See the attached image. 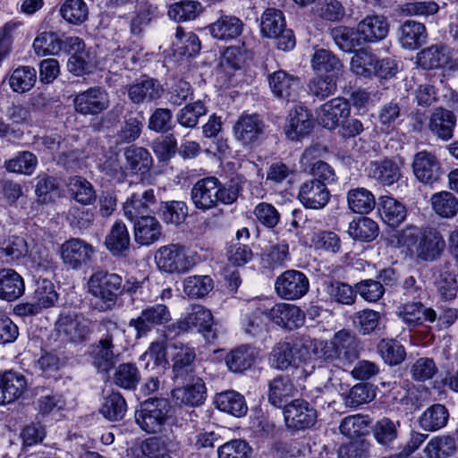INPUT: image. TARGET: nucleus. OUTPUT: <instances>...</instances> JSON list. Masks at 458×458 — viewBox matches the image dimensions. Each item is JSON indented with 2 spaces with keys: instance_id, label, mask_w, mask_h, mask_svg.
I'll list each match as a JSON object with an SVG mask.
<instances>
[{
  "instance_id": "obj_9",
  "label": "nucleus",
  "mask_w": 458,
  "mask_h": 458,
  "mask_svg": "<svg viewBox=\"0 0 458 458\" xmlns=\"http://www.w3.org/2000/svg\"><path fill=\"white\" fill-rule=\"evenodd\" d=\"M310 283L306 275L290 269L282 273L276 280L275 289L278 296L285 300H297L309 291Z\"/></svg>"
},
{
  "instance_id": "obj_59",
  "label": "nucleus",
  "mask_w": 458,
  "mask_h": 458,
  "mask_svg": "<svg viewBox=\"0 0 458 458\" xmlns=\"http://www.w3.org/2000/svg\"><path fill=\"white\" fill-rule=\"evenodd\" d=\"M201 12L202 6L199 2L185 0L172 4L168 15L175 21H186L194 20Z\"/></svg>"
},
{
  "instance_id": "obj_14",
  "label": "nucleus",
  "mask_w": 458,
  "mask_h": 458,
  "mask_svg": "<svg viewBox=\"0 0 458 458\" xmlns=\"http://www.w3.org/2000/svg\"><path fill=\"white\" fill-rule=\"evenodd\" d=\"M396 315L410 330L426 321L432 323L437 318L436 310L427 308L421 301H404L398 307Z\"/></svg>"
},
{
  "instance_id": "obj_6",
  "label": "nucleus",
  "mask_w": 458,
  "mask_h": 458,
  "mask_svg": "<svg viewBox=\"0 0 458 458\" xmlns=\"http://www.w3.org/2000/svg\"><path fill=\"white\" fill-rule=\"evenodd\" d=\"M55 328L59 336L70 343L81 344L89 340L93 333V322L82 313L61 314Z\"/></svg>"
},
{
  "instance_id": "obj_62",
  "label": "nucleus",
  "mask_w": 458,
  "mask_h": 458,
  "mask_svg": "<svg viewBox=\"0 0 458 458\" xmlns=\"http://www.w3.org/2000/svg\"><path fill=\"white\" fill-rule=\"evenodd\" d=\"M36 71L29 66H22L15 69L9 80L13 91L24 93L29 91L36 82Z\"/></svg>"
},
{
  "instance_id": "obj_4",
  "label": "nucleus",
  "mask_w": 458,
  "mask_h": 458,
  "mask_svg": "<svg viewBox=\"0 0 458 458\" xmlns=\"http://www.w3.org/2000/svg\"><path fill=\"white\" fill-rule=\"evenodd\" d=\"M196 329L207 339H214V318L209 310L202 305H193L184 318L166 327L168 335H179Z\"/></svg>"
},
{
  "instance_id": "obj_5",
  "label": "nucleus",
  "mask_w": 458,
  "mask_h": 458,
  "mask_svg": "<svg viewBox=\"0 0 458 458\" xmlns=\"http://www.w3.org/2000/svg\"><path fill=\"white\" fill-rule=\"evenodd\" d=\"M170 411L171 405L167 399L151 397L140 404L135 412V420L147 433H158L168 420Z\"/></svg>"
},
{
  "instance_id": "obj_22",
  "label": "nucleus",
  "mask_w": 458,
  "mask_h": 458,
  "mask_svg": "<svg viewBox=\"0 0 458 458\" xmlns=\"http://www.w3.org/2000/svg\"><path fill=\"white\" fill-rule=\"evenodd\" d=\"M155 202L156 197L152 189L143 190L141 186H136L135 191L123 204L124 216L135 221L141 216H147L149 208Z\"/></svg>"
},
{
  "instance_id": "obj_13",
  "label": "nucleus",
  "mask_w": 458,
  "mask_h": 458,
  "mask_svg": "<svg viewBox=\"0 0 458 458\" xmlns=\"http://www.w3.org/2000/svg\"><path fill=\"white\" fill-rule=\"evenodd\" d=\"M73 105L78 113L94 115L106 110L109 106V100L104 89L94 87L77 94Z\"/></svg>"
},
{
  "instance_id": "obj_37",
  "label": "nucleus",
  "mask_w": 458,
  "mask_h": 458,
  "mask_svg": "<svg viewBox=\"0 0 458 458\" xmlns=\"http://www.w3.org/2000/svg\"><path fill=\"white\" fill-rule=\"evenodd\" d=\"M295 392L296 388L288 376H277L268 383V401L275 407H281Z\"/></svg>"
},
{
  "instance_id": "obj_11",
  "label": "nucleus",
  "mask_w": 458,
  "mask_h": 458,
  "mask_svg": "<svg viewBox=\"0 0 458 458\" xmlns=\"http://www.w3.org/2000/svg\"><path fill=\"white\" fill-rule=\"evenodd\" d=\"M284 420L288 428L304 429L317 420V411L305 400L295 399L284 408Z\"/></svg>"
},
{
  "instance_id": "obj_39",
  "label": "nucleus",
  "mask_w": 458,
  "mask_h": 458,
  "mask_svg": "<svg viewBox=\"0 0 458 458\" xmlns=\"http://www.w3.org/2000/svg\"><path fill=\"white\" fill-rule=\"evenodd\" d=\"M215 403L220 411L235 417H242L248 411L243 395L233 390L217 394Z\"/></svg>"
},
{
  "instance_id": "obj_16",
  "label": "nucleus",
  "mask_w": 458,
  "mask_h": 458,
  "mask_svg": "<svg viewBox=\"0 0 458 458\" xmlns=\"http://www.w3.org/2000/svg\"><path fill=\"white\" fill-rule=\"evenodd\" d=\"M412 168L416 178L427 184L437 182L443 174L437 157L426 150L420 151L414 156Z\"/></svg>"
},
{
  "instance_id": "obj_40",
  "label": "nucleus",
  "mask_w": 458,
  "mask_h": 458,
  "mask_svg": "<svg viewBox=\"0 0 458 458\" xmlns=\"http://www.w3.org/2000/svg\"><path fill=\"white\" fill-rule=\"evenodd\" d=\"M205 385L200 378L191 385L177 387L172 391V396L178 404L198 406L205 400Z\"/></svg>"
},
{
  "instance_id": "obj_41",
  "label": "nucleus",
  "mask_w": 458,
  "mask_h": 458,
  "mask_svg": "<svg viewBox=\"0 0 458 458\" xmlns=\"http://www.w3.org/2000/svg\"><path fill=\"white\" fill-rule=\"evenodd\" d=\"M118 354V349L114 347V344H105L97 341L89 347V355L94 366L102 371L106 372L114 367Z\"/></svg>"
},
{
  "instance_id": "obj_35",
  "label": "nucleus",
  "mask_w": 458,
  "mask_h": 458,
  "mask_svg": "<svg viewBox=\"0 0 458 458\" xmlns=\"http://www.w3.org/2000/svg\"><path fill=\"white\" fill-rule=\"evenodd\" d=\"M448 419L447 408L444 404L435 403L421 413L418 422L423 430L433 432L443 428L447 424Z\"/></svg>"
},
{
  "instance_id": "obj_60",
  "label": "nucleus",
  "mask_w": 458,
  "mask_h": 458,
  "mask_svg": "<svg viewBox=\"0 0 458 458\" xmlns=\"http://www.w3.org/2000/svg\"><path fill=\"white\" fill-rule=\"evenodd\" d=\"M261 32L263 36L273 38L285 28V21L280 10L268 8L261 17Z\"/></svg>"
},
{
  "instance_id": "obj_47",
  "label": "nucleus",
  "mask_w": 458,
  "mask_h": 458,
  "mask_svg": "<svg viewBox=\"0 0 458 458\" xmlns=\"http://www.w3.org/2000/svg\"><path fill=\"white\" fill-rule=\"evenodd\" d=\"M430 205L434 212L443 218H453L458 213V199L447 191L434 193Z\"/></svg>"
},
{
  "instance_id": "obj_38",
  "label": "nucleus",
  "mask_w": 458,
  "mask_h": 458,
  "mask_svg": "<svg viewBox=\"0 0 458 458\" xmlns=\"http://www.w3.org/2000/svg\"><path fill=\"white\" fill-rule=\"evenodd\" d=\"M311 67L317 74L338 73L343 64L336 55L332 51L325 48H317L312 55Z\"/></svg>"
},
{
  "instance_id": "obj_18",
  "label": "nucleus",
  "mask_w": 458,
  "mask_h": 458,
  "mask_svg": "<svg viewBox=\"0 0 458 458\" xmlns=\"http://www.w3.org/2000/svg\"><path fill=\"white\" fill-rule=\"evenodd\" d=\"M313 126L314 122L310 111L303 106H297L289 112L284 131L288 139L299 140L309 135Z\"/></svg>"
},
{
  "instance_id": "obj_8",
  "label": "nucleus",
  "mask_w": 458,
  "mask_h": 458,
  "mask_svg": "<svg viewBox=\"0 0 458 458\" xmlns=\"http://www.w3.org/2000/svg\"><path fill=\"white\" fill-rule=\"evenodd\" d=\"M172 320L168 307L165 304H155L142 310L140 315L131 318L129 327L135 331V337L141 338L147 335L154 326H162Z\"/></svg>"
},
{
  "instance_id": "obj_15",
  "label": "nucleus",
  "mask_w": 458,
  "mask_h": 458,
  "mask_svg": "<svg viewBox=\"0 0 458 458\" xmlns=\"http://www.w3.org/2000/svg\"><path fill=\"white\" fill-rule=\"evenodd\" d=\"M127 92L129 99L133 104L140 105L159 99L164 93V89L157 80L144 75L128 85Z\"/></svg>"
},
{
  "instance_id": "obj_57",
  "label": "nucleus",
  "mask_w": 458,
  "mask_h": 458,
  "mask_svg": "<svg viewBox=\"0 0 458 458\" xmlns=\"http://www.w3.org/2000/svg\"><path fill=\"white\" fill-rule=\"evenodd\" d=\"M62 17L73 25L82 24L89 16V8L83 0H66L60 8Z\"/></svg>"
},
{
  "instance_id": "obj_21",
  "label": "nucleus",
  "mask_w": 458,
  "mask_h": 458,
  "mask_svg": "<svg viewBox=\"0 0 458 458\" xmlns=\"http://www.w3.org/2000/svg\"><path fill=\"white\" fill-rule=\"evenodd\" d=\"M265 125L257 114L242 115L233 126L234 137L243 145H250L264 134Z\"/></svg>"
},
{
  "instance_id": "obj_2",
  "label": "nucleus",
  "mask_w": 458,
  "mask_h": 458,
  "mask_svg": "<svg viewBox=\"0 0 458 458\" xmlns=\"http://www.w3.org/2000/svg\"><path fill=\"white\" fill-rule=\"evenodd\" d=\"M240 192L236 183L223 184L216 177L208 176L198 180L191 191V199L195 208L209 210L219 203L231 205L234 203Z\"/></svg>"
},
{
  "instance_id": "obj_31",
  "label": "nucleus",
  "mask_w": 458,
  "mask_h": 458,
  "mask_svg": "<svg viewBox=\"0 0 458 458\" xmlns=\"http://www.w3.org/2000/svg\"><path fill=\"white\" fill-rule=\"evenodd\" d=\"M215 38L228 41L238 38L243 30V22L235 16L223 15L208 27Z\"/></svg>"
},
{
  "instance_id": "obj_32",
  "label": "nucleus",
  "mask_w": 458,
  "mask_h": 458,
  "mask_svg": "<svg viewBox=\"0 0 458 458\" xmlns=\"http://www.w3.org/2000/svg\"><path fill=\"white\" fill-rule=\"evenodd\" d=\"M162 227L158 220L152 216H141L134 223V238L140 245H150L158 241Z\"/></svg>"
},
{
  "instance_id": "obj_7",
  "label": "nucleus",
  "mask_w": 458,
  "mask_h": 458,
  "mask_svg": "<svg viewBox=\"0 0 458 458\" xmlns=\"http://www.w3.org/2000/svg\"><path fill=\"white\" fill-rule=\"evenodd\" d=\"M157 267L164 272L182 274L189 271L194 265L186 249L181 244H168L160 247L155 254Z\"/></svg>"
},
{
  "instance_id": "obj_19",
  "label": "nucleus",
  "mask_w": 458,
  "mask_h": 458,
  "mask_svg": "<svg viewBox=\"0 0 458 458\" xmlns=\"http://www.w3.org/2000/svg\"><path fill=\"white\" fill-rule=\"evenodd\" d=\"M267 314L275 324L288 330L299 328L305 322V313L294 304L276 303Z\"/></svg>"
},
{
  "instance_id": "obj_17",
  "label": "nucleus",
  "mask_w": 458,
  "mask_h": 458,
  "mask_svg": "<svg viewBox=\"0 0 458 458\" xmlns=\"http://www.w3.org/2000/svg\"><path fill=\"white\" fill-rule=\"evenodd\" d=\"M330 191L325 182L318 179H310L301 183L298 198L307 208H323L330 199Z\"/></svg>"
},
{
  "instance_id": "obj_54",
  "label": "nucleus",
  "mask_w": 458,
  "mask_h": 458,
  "mask_svg": "<svg viewBox=\"0 0 458 458\" xmlns=\"http://www.w3.org/2000/svg\"><path fill=\"white\" fill-rule=\"evenodd\" d=\"M348 233L354 240L371 242L378 234V226L372 219L363 216L350 223Z\"/></svg>"
},
{
  "instance_id": "obj_56",
  "label": "nucleus",
  "mask_w": 458,
  "mask_h": 458,
  "mask_svg": "<svg viewBox=\"0 0 458 458\" xmlns=\"http://www.w3.org/2000/svg\"><path fill=\"white\" fill-rule=\"evenodd\" d=\"M377 352L384 361L390 366L401 364L406 357L404 347L394 339L381 340L377 344Z\"/></svg>"
},
{
  "instance_id": "obj_28",
  "label": "nucleus",
  "mask_w": 458,
  "mask_h": 458,
  "mask_svg": "<svg viewBox=\"0 0 458 458\" xmlns=\"http://www.w3.org/2000/svg\"><path fill=\"white\" fill-rule=\"evenodd\" d=\"M399 165L388 158L372 161L369 166V176L383 185L390 186L401 178Z\"/></svg>"
},
{
  "instance_id": "obj_34",
  "label": "nucleus",
  "mask_w": 458,
  "mask_h": 458,
  "mask_svg": "<svg viewBox=\"0 0 458 458\" xmlns=\"http://www.w3.org/2000/svg\"><path fill=\"white\" fill-rule=\"evenodd\" d=\"M268 82L272 92L278 98L290 99L294 98L300 81L283 70L269 75Z\"/></svg>"
},
{
  "instance_id": "obj_51",
  "label": "nucleus",
  "mask_w": 458,
  "mask_h": 458,
  "mask_svg": "<svg viewBox=\"0 0 458 458\" xmlns=\"http://www.w3.org/2000/svg\"><path fill=\"white\" fill-rule=\"evenodd\" d=\"M255 361L254 348L242 345L233 350L225 357L230 370L241 372L250 368Z\"/></svg>"
},
{
  "instance_id": "obj_50",
  "label": "nucleus",
  "mask_w": 458,
  "mask_h": 458,
  "mask_svg": "<svg viewBox=\"0 0 458 458\" xmlns=\"http://www.w3.org/2000/svg\"><path fill=\"white\" fill-rule=\"evenodd\" d=\"M127 411L125 399L118 392H112L104 397L100 413L110 421L122 420Z\"/></svg>"
},
{
  "instance_id": "obj_24",
  "label": "nucleus",
  "mask_w": 458,
  "mask_h": 458,
  "mask_svg": "<svg viewBox=\"0 0 458 458\" xmlns=\"http://www.w3.org/2000/svg\"><path fill=\"white\" fill-rule=\"evenodd\" d=\"M350 114V104L343 98H335L321 106L318 112V123L329 130L339 125L340 119Z\"/></svg>"
},
{
  "instance_id": "obj_26",
  "label": "nucleus",
  "mask_w": 458,
  "mask_h": 458,
  "mask_svg": "<svg viewBox=\"0 0 458 458\" xmlns=\"http://www.w3.org/2000/svg\"><path fill=\"white\" fill-rule=\"evenodd\" d=\"M400 426L399 420H393L384 417L377 420L373 425V437L386 450H393L398 439Z\"/></svg>"
},
{
  "instance_id": "obj_61",
  "label": "nucleus",
  "mask_w": 458,
  "mask_h": 458,
  "mask_svg": "<svg viewBox=\"0 0 458 458\" xmlns=\"http://www.w3.org/2000/svg\"><path fill=\"white\" fill-rule=\"evenodd\" d=\"M124 157L129 167L134 172L145 174L152 164V158L147 149L141 147L131 146L124 151Z\"/></svg>"
},
{
  "instance_id": "obj_20",
  "label": "nucleus",
  "mask_w": 458,
  "mask_h": 458,
  "mask_svg": "<svg viewBox=\"0 0 458 458\" xmlns=\"http://www.w3.org/2000/svg\"><path fill=\"white\" fill-rule=\"evenodd\" d=\"M456 126V116L453 111L443 108H435L428 117V128L430 132L442 140H449Z\"/></svg>"
},
{
  "instance_id": "obj_12",
  "label": "nucleus",
  "mask_w": 458,
  "mask_h": 458,
  "mask_svg": "<svg viewBox=\"0 0 458 458\" xmlns=\"http://www.w3.org/2000/svg\"><path fill=\"white\" fill-rule=\"evenodd\" d=\"M91 244L80 238H72L61 246V257L64 263L73 269L88 265L94 254Z\"/></svg>"
},
{
  "instance_id": "obj_29",
  "label": "nucleus",
  "mask_w": 458,
  "mask_h": 458,
  "mask_svg": "<svg viewBox=\"0 0 458 458\" xmlns=\"http://www.w3.org/2000/svg\"><path fill=\"white\" fill-rule=\"evenodd\" d=\"M428 33L423 23L412 20L404 21L400 27V43L403 48L415 50L426 43Z\"/></svg>"
},
{
  "instance_id": "obj_36",
  "label": "nucleus",
  "mask_w": 458,
  "mask_h": 458,
  "mask_svg": "<svg viewBox=\"0 0 458 458\" xmlns=\"http://www.w3.org/2000/svg\"><path fill=\"white\" fill-rule=\"evenodd\" d=\"M378 212L382 220L391 227H396L402 224L407 215L405 206L389 196L380 198Z\"/></svg>"
},
{
  "instance_id": "obj_33",
  "label": "nucleus",
  "mask_w": 458,
  "mask_h": 458,
  "mask_svg": "<svg viewBox=\"0 0 458 458\" xmlns=\"http://www.w3.org/2000/svg\"><path fill=\"white\" fill-rule=\"evenodd\" d=\"M335 345L340 355V362L350 364L358 359L360 343L355 335L347 330H340L334 335Z\"/></svg>"
},
{
  "instance_id": "obj_27",
  "label": "nucleus",
  "mask_w": 458,
  "mask_h": 458,
  "mask_svg": "<svg viewBox=\"0 0 458 458\" xmlns=\"http://www.w3.org/2000/svg\"><path fill=\"white\" fill-rule=\"evenodd\" d=\"M25 291L24 280L13 269H0V299L13 301L23 295Z\"/></svg>"
},
{
  "instance_id": "obj_30",
  "label": "nucleus",
  "mask_w": 458,
  "mask_h": 458,
  "mask_svg": "<svg viewBox=\"0 0 458 458\" xmlns=\"http://www.w3.org/2000/svg\"><path fill=\"white\" fill-rule=\"evenodd\" d=\"M330 36L336 47L346 53L355 51L357 47L365 45L358 26H337L330 30Z\"/></svg>"
},
{
  "instance_id": "obj_55",
  "label": "nucleus",
  "mask_w": 458,
  "mask_h": 458,
  "mask_svg": "<svg viewBox=\"0 0 458 458\" xmlns=\"http://www.w3.org/2000/svg\"><path fill=\"white\" fill-rule=\"evenodd\" d=\"M63 39L55 32L44 31L33 42V47L38 55H57L63 50Z\"/></svg>"
},
{
  "instance_id": "obj_46",
  "label": "nucleus",
  "mask_w": 458,
  "mask_h": 458,
  "mask_svg": "<svg viewBox=\"0 0 458 458\" xmlns=\"http://www.w3.org/2000/svg\"><path fill=\"white\" fill-rule=\"evenodd\" d=\"M456 450L454 437L442 435L432 437L424 448V453L428 458H449L455 454Z\"/></svg>"
},
{
  "instance_id": "obj_53",
  "label": "nucleus",
  "mask_w": 458,
  "mask_h": 458,
  "mask_svg": "<svg viewBox=\"0 0 458 458\" xmlns=\"http://www.w3.org/2000/svg\"><path fill=\"white\" fill-rule=\"evenodd\" d=\"M214 288L209 276H190L183 280V293L191 299H200Z\"/></svg>"
},
{
  "instance_id": "obj_64",
  "label": "nucleus",
  "mask_w": 458,
  "mask_h": 458,
  "mask_svg": "<svg viewBox=\"0 0 458 458\" xmlns=\"http://www.w3.org/2000/svg\"><path fill=\"white\" fill-rule=\"evenodd\" d=\"M252 449L243 439H233L220 445L218 458H250Z\"/></svg>"
},
{
  "instance_id": "obj_10",
  "label": "nucleus",
  "mask_w": 458,
  "mask_h": 458,
  "mask_svg": "<svg viewBox=\"0 0 458 458\" xmlns=\"http://www.w3.org/2000/svg\"><path fill=\"white\" fill-rule=\"evenodd\" d=\"M173 372L176 379L191 380L195 373V349L182 343L169 345Z\"/></svg>"
},
{
  "instance_id": "obj_48",
  "label": "nucleus",
  "mask_w": 458,
  "mask_h": 458,
  "mask_svg": "<svg viewBox=\"0 0 458 458\" xmlns=\"http://www.w3.org/2000/svg\"><path fill=\"white\" fill-rule=\"evenodd\" d=\"M347 203L354 213L367 214L375 208L376 200L369 190L358 187L348 191Z\"/></svg>"
},
{
  "instance_id": "obj_25",
  "label": "nucleus",
  "mask_w": 458,
  "mask_h": 458,
  "mask_svg": "<svg viewBox=\"0 0 458 458\" xmlns=\"http://www.w3.org/2000/svg\"><path fill=\"white\" fill-rule=\"evenodd\" d=\"M357 26L365 44L383 40L389 32L388 20L383 15H368Z\"/></svg>"
},
{
  "instance_id": "obj_43",
  "label": "nucleus",
  "mask_w": 458,
  "mask_h": 458,
  "mask_svg": "<svg viewBox=\"0 0 458 458\" xmlns=\"http://www.w3.org/2000/svg\"><path fill=\"white\" fill-rule=\"evenodd\" d=\"M67 187L71 197L81 205H90L97 199L93 185L84 177H70Z\"/></svg>"
},
{
  "instance_id": "obj_23",
  "label": "nucleus",
  "mask_w": 458,
  "mask_h": 458,
  "mask_svg": "<svg viewBox=\"0 0 458 458\" xmlns=\"http://www.w3.org/2000/svg\"><path fill=\"white\" fill-rule=\"evenodd\" d=\"M27 379L21 372L8 370L0 374V404L11 403L27 389Z\"/></svg>"
},
{
  "instance_id": "obj_52",
  "label": "nucleus",
  "mask_w": 458,
  "mask_h": 458,
  "mask_svg": "<svg viewBox=\"0 0 458 458\" xmlns=\"http://www.w3.org/2000/svg\"><path fill=\"white\" fill-rule=\"evenodd\" d=\"M268 360L272 368L279 370H285L290 367L296 369L292 343L280 342L276 344L269 354Z\"/></svg>"
},
{
  "instance_id": "obj_49",
  "label": "nucleus",
  "mask_w": 458,
  "mask_h": 458,
  "mask_svg": "<svg viewBox=\"0 0 458 458\" xmlns=\"http://www.w3.org/2000/svg\"><path fill=\"white\" fill-rule=\"evenodd\" d=\"M158 214L165 224L179 225L188 216V206L180 200L164 201L159 205Z\"/></svg>"
},
{
  "instance_id": "obj_1",
  "label": "nucleus",
  "mask_w": 458,
  "mask_h": 458,
  "mask_svg": "<svg viewBox=\"0 0 458 458\" xmlns=\"http://www.w3.org/2000/svg\"><path fill=\"white\" fill-rule=\"evenodd\" d=\"M402 240L417 259L425 262L439 259L446 246L440 231L430 225H408L402 232Z\"/></svg>"
},
{
  "instance_id": "obj_42",
  "label": "nucleus",
  "mask_w": 458,
  "mask_h": 458,
  "mask_svg": "<svg viewBox=\"0 0 458 458\" xmlns=\"http://www.w3.org/2000/svg\"><path fill=\"white\" fill-rule=\"evenodd\" d=\"M131 238L126 225L121 222H115L109 233L106 237V248L115 256H120L129 250Z\"/></svg>"
},
{
  "instance_id": "obj_63",
  "label": "nucleus",
  "mask_w": 458,
  "mask_h": 458,
  "mask_svg": "<svg viewBox=\"0 0 458 458\" xmlns=\"http://www.w3.org/2000/svg\"><path fill=\"white\" fill-rule=\"evenodd\" d=\"M98 342L105 344H114L117 348L119 343L123 336V331L120 328L117 322L111 318H103L99 321L98 326Z\"/></svg>"
},
{
  "instance_id": "obj_3",
  "label": "nucleus",
  "mask_w": 458,
  "mask_h": 458,
  "mask_svg": "<svg viewBox=\"0 0 458 458\" xmlns=\"http://www.w3.org/2000/svg\"><path fill=\"white\" fill-rule=\"evenodd\" d=\"M89 293L97 300L96 309L99 311L112 310L122 293L123 278L115 273L106 270L94 272L88 282Z\"/></svg>"
},
{
  "instance_id": "obj_44",
  "label": "nucleus",
  "mask_w": 458,
  "mask_h": 458,
  "mask_svg": "<svg viewBox=\"0 0 458 458\" xmlns=\"http://www.w3.org/2000/svg\"><path fill=\"white\" fill-rule=\"evenodd\" d=\"M450 59L448 48L442 45H433L418 54L419 64L424 69L444 67Z\"/></svg>"
},
{
  "instance_id": "obj_45",
  "label": "nucleus",
  "mask_w": 458,
  "mask_h": 458,
  "mask_svg": "<svg viewBox=\"0 0 458 458\" xmlns=\"http://www.w3.org/2000/svg\"><path fill=\"white\" fill-rule=\"evenodd\" d=\"M377 64V56L369 48L360 47L351 58L350 69L357 76L370 78Z\"/></svg>"
},
{
  "instance_id": "obj_58",
  "label": "nucleus",
  "mask_w": 458,
  "mask_h": 458,
  "mask_svg": "<svg viewBox=\"0 0 458 458\" xmlns=\"http://www.w3.org/2000/svg\"><path fill=\"white\" fill-rule=\"evenodd\" d=\"M135 2L136 16L131 21V32L140 35L153 16L157 8L148 0H133Z\"/></svg>"
}]
</instances>
